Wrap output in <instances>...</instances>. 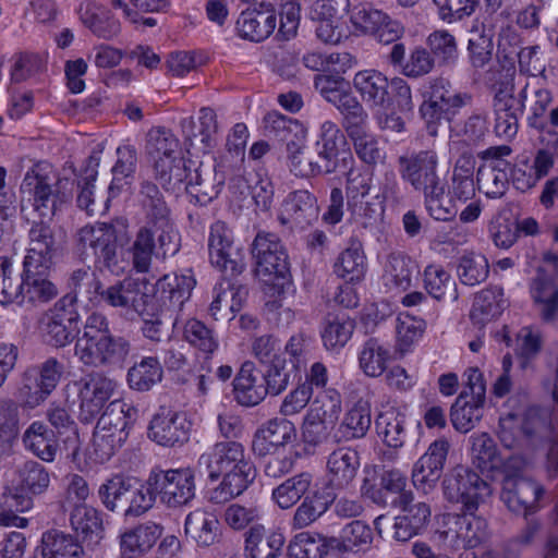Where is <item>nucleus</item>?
I'll use <instances>...</instances> for the list:
<instances>
[{"label": "nucleus", "instance_id": "nucleus-1", "mask_svg": "<svg viewBox=\"0 0 558 558\" xmlns=\"http://www.w3.org/2000/svg\"><path fill=\"white\" fill-rule=\"evenodd\" d=\"M123 225L96 222L82 227L75 235V246L84 258L93 256L95 265L100 270H108L119 276L129 266L123 257L122 250H119L118 241L124 232Z\"/></svg>", "mask_w": 558, "mask_h": 558}, {"label": "nucleus", "instance_id": "nucleus-2", "mask_svg": "<svg viewBox=\"0 0 558 558\" xmlns=\"http://www.w3.org/2000/svg\"><path fill=\"white\" fill-rule=\"evenodd\" d=\"M138 202L145 215V225L155 227L158 235V251L162 257L175 255L180 250V235L171 220V210L158 186L143 181L138 192Z\"/></svg>", "mask_w": 558, "mask_h": 558}, {"label": "nucleus", "instance_id": "nucleus-3", "mask_svg": "<svg viewBox=\"0 0 558 558\" xmlns=\"http://www.w3.org/2000/svg\"><path fill=\"white\" fill-rule=\"evenodd\" d=\"M68 185H72L68 179L54 181L37 166L26 172L21 191L29 196L34 211L41 219L51 220L71 198L72 189H66Z\"/></svg>", "mask_w": 558, "mask_h": 558}, {"label": "nucleus", "instance_id": "nucleus-4", "mask_svg": "<svg viewBox=\"0 0 558 558\" xmlns=\"http://www.w3.org/2000/svg\"><path fill=\"white\" fill-rule=\"evenodd\" d=\"M487 536V522L475 513H447L434 533V541L446 551H458L478 547Z\"/></svg>", "mask_w": 558, "mask_h": 558}, {"label": "nucleus", "instance_id": "nucleus-5", "mask_svg": "<svg viewBox=\"0 0 558 558\" xmlns=\"http://www.w3.org/2000/svg\"><path fill=\"white\" fill-rule=\"evenodd\" d=\"M425 100L420 107V113L426 123L430 136L438 133V124L442 119L450 120L472 97L468 93H453L451 83L445 77H434L427 82L424 92Z\"/></svg>", "mask_w": 558, "mask_h": 558}, {"label": "nucleus", "instance_id": "nucleus-6", "mask_svg": "<svg viewBox=\"0 0 558 558\" xmlns=\"http://www.w3.org/2000/svg\"><path fill=\"white\" fill-rule=\"evenodd\" d=\"M444 494L451 504H460L463 512L475 513L480 504L492 493L490 487L476 472L466 466L453 468L444 478Z\"/></svg>", "mask_w": 558, "mask_h": 558}, {"label": "nucleus", "instance_id": "nucleus-7", "mask_svg": "<svg viewBox=\"0 0 558 558\" xmlns=\"http://www.w3.org/2000/svg\"><path fill=\"white\" fill-rule=\"evenodd\" d=\"M147 483L167 508L177 509L190 505L195 498V476L190 468L153 470Z\"/></svg>", "mask_w": 558, "mask_h": 558}, {"label": "nucleus", "instance_id": "nucleus-8", "mask_svg": "<svg viewBox=\"0 0 558 558\" xmlns=\"http://www.w3.org/2000/svg\"><path fill=\"white\" fill-rule=\"evenodd\" d=\"M63 364L56 357H49L38 365L28 367L22 378L19 397L28 409L44 403L57 388L62 374Z\"/></svg>", "mask_w": 558, "mask_h": 558}, {"label": "nucleus", "instance_id": "nucleus-9", "mask_svg": "<svg viewBox=\"0 0 558 558\" xmlns=\"http://www.w3.org/2000/svg\"><path fill=\"white\" fill-rule=\"evenodd\" d=\"M41 330L54 347H64L80 332V314L75 295L65 294L41 318Z\"/></svg>", "mask_w": 558, "mask_h": 558}, {"label": "nucleus", "instance_id": "nucleus-10", "mask_svg": "<svg viewBox=\"0 0 558 558\" xmlns=\"http://www.w3.org/2000/svg\"><path fill=\"white\" fill-rule=\"evenodd\" d=\"M233 174L239 173L228 166V156H222L213 167L201 165L184 183L190 202L206 206L219 195L227 178Z\"/></svg>", "mask_w": 558, "mask_h": 558}, {"label": "nucleus", "instance_id": "nucleus-11", "mask_svg": "<svg viewBox=\"0 0 558 558\" xmlns=\"http://www.w3.org/2000/svg\"><path fill=\"white\" fill-rule=\"evenodd\" d=\"M252 255L257 276L284 279L289 274L287 250L276 233L258 232L252 243Z\"/></svg>", "mask_w": 558, "mask_h": 558}, {"label": "nucleus", "instance_id": "nucleus-12", "mask_svg": "<svg viewBox=\"0 0 558 558\" xmlns=\"http://www.w3.org/2000/svg\"><path fill=\"white\" fill-rule=\"evenodd\" d=\"M398 162L402 180L417 192L425 193L445 184V180L437 171L438 155L434 149H424L401 156Z\"/></svg>", "mask_w": 558, "mask_h": 558}, {"label": "nucleus", "instance_id": "nucleus-13", "mask_svg": "<svg viewBox=\"0 0 558 558\" xmlns=\"http://www.w3.org/2000/svg\"><path fill=\"white\" fill-rule=\"evenodd\" d=\"M511 154L507 145L490 147L483 151V163L477 170V183L489 198L501 197L508 190L511 163L504 157Z\"/></svg>", "mask_w": 558, "mask_h": 558}, {"label": "nucleus", "instance_id": "nucleus-14", "mask_svg": "<svg viewBox=\"0 0 558 558\" xmlns=\"http://www.w3.org/2000/svg\"><path fill=\"white\" fill-rule=\"evenodd\" d=\"M208 251L211 264L230 276H238L245 269L244 257L233 245V233L222 221L210 226Z\"/></svg>", "mask_w": 558, "mask_h": 558}, {"label": "nucleus", "instance_id": "nucleus-15", "mask_svg": "<svg viewBox=\"0 0 558 558\" xmlns=\"http://www.w3.org/2000/svg\"><path fill=\"white\" fill-rule=\"evenodd\" d=\"M130 341L122 336L106 335L76 351L75 356L86 366L121 367L131 353Z\"/></svg>", "mask_w": 558, "mask_h": 558}, {"label": "nucleus", "instance_id": "nucleus-16", "mask_svg": "<svg viewBox=\"0 0 558 558\" xmlns=\"http://www.w3.org/2000/svg\"><path fill=\"white\" fill-rule=\"evenodd\" d=\"M341 126L352 143L355 155L363 163L374 167L384 161V148L378 137L369 130L368 114L365 109L341 122Z\"/></svg>", "mask_w": 558, "mask_h": 558}, {"label": "nucleus", "instance_id": "nucleus-17", "mask_svg": "<svg viewBox=\"0 0 558 558\" xmlns=\"http://www.w3.org/2000/svg\"><path fill=\"white\" fill-rule=\"evenodd\" d=\"M74 385L77 388L82 420L86 422L102 411L117 387V383L101 372H92Z\"/></svg>", "mask_w": 558, "mask_h": 558}, {"label": "nucleus", "instance_id": "nucleus-18", "mask_svg": "<svg viewBox=\"0 0 558 558\" xmlns=\"http://www.w3.org/2000/svg\"><path fill=\"white\" fill-rule=\"evenodd\" d=\"M191 423L182 412L161 407L148 426V437L159 446L181 447L190 439Z\"/></svg>", "mask_w": 558, "mask_h": 558}, {"label": "nucleus", "instance_id": "nucleus-19", "mask_svg": "<svg viewBox=\"0 0 558 558\" xmlns=\"http://www.w3.org/2000/svg\"><path fill=\"white\" fill-rule=\"evenodd\" d=\"M493 90L495 133L498 137L512 140L519 130V118L523 114L515 108L514 84L511 81L499 82L493 86Z\"/></svg>", "mask_w": 558, "mask_h": 558}, {"label": "nucleus", "instance_id": "nucleus-20", "mask_svg": "<svg viewBox=\"0 0 558 558\" xmlns=\"http://www.w3.org/2000/svg\"><path fill=\"white\" fill-rule=\"evenodd\" d=\"M256 474V468L251 458L247 454H241L235 464L223 471L220 484L209 493V500L221 505L236 498L254 482Z\"/></svg>", "mask_w": 558, "mask_h": 558}, {"label": "nucleus", "instance_id": "nucleus-21", "mask_svg": "<svg viewBox=\"0 0 558 558\" xmlns=\"http://www.w3.org/2000/svg\"><path fill=\"white\" fill-rule=\"evenodd\" d=\"M99 302L120 308L125 315H145V305L149 296L142 291V283L132 278H124L108 288L98 290Z\"/></svg>", "mask_w": 558, "mask_h": 558}, {"label": "nucleus", "instance_id": "nucleus-22", "mask_svg": "<svg viewBox=\"0 0 558 558\" xmlns=\"http://www.w3.org/2000/svg\"><path fill=\"white\" fill-rule=\"evenodd\" d=\"M277 25L276 10L270 2L262 1L242 11L235 22L238 35L246 40L260 43L267 39Z\"/></svg>", "mask_w": 558, "mask_h": 558}, {"label": "nucleus", "instance_id": "nucleus-23", "mask_svg": "<svg viewBox=\"0 0 558 558\" xmlns=\"http://www.w3.org/2000/svg\"><path fill=\"white\" fill-rule=\"evenodd\" d=\"M543 494V486L530 478L520 475H506L502 480L500 498L514 513L527 515L534 512Z\"/></svg>", "mask_w": 558, "mask_h": 558}, {"label": "nucleus", "instance_id": "nucleus-24", "mask_svg": "<svg viewBox=\"0 0 558 558\" xmlns=\"http://www.w3.org/2000/svg\"><path fill=\"white\" fill-rule=\"evenodd\" d=\"M449 447L447 439H436L415 462L412 470V482L417 489L426 494L436 486L441 476Z\"/></svg>", "mask_w": 558, "mask_h": 558}, {"label": "nucleus", "instance_id": "nucleus-25", "mask_svg": "<svg viewBox=\"0 0 558 558\" xmlns=\"http://www.w3.org/2000/svg\"><path fill=\"white\" fill-rule=\"evenodd\" d=\"M314 87L326 101L337 108L341 114V122L364 109L353 95L350 83L341 76L317 74Z\"/></svg>", "mask_w": 558, "mask_h": 558}, {"label": "nucleus", "instance_id": "nucleus-26", "mask_svg": "<svg viewBox=\"0 0 558 558\" xmlns=\"http://www.w3.org/2000/svg\"><path fill=\"white\" fill-rule=\"evenodd\" d=\"M318 215L317 198L307 190H296L283 199L279 220L282 225L302 230L312 226Z\"/></svg>", "mask_w": 558, "mask_h": 558}, {"label": "nucleus", "instance_id": "nucleus-27", "mask_svg": "<svg viewBox=\"0 0 558 558\" xmlns=\"http://www.w3.org/2000/svg\"><path fill=\"white\" fill-rule=\"evenodd\" d=\"M296 438V429L287 418H271L262 424L252 440V450L256 456L264 457L278 448L286 446Z\"/></svg>", "mask_w": 558, "mask_h": 558}, {"label": "nucleus", "instance_id": "nucleus-28", "mask_svg": "<svg viewBox=\"0 0 558 558\" xmlns=\"http://www.w3.org/2000/svg\"><path fill=\"white\" fill-rule=\"evenodd\" d=\"M50 220L33 221L28 230L27 253L23 263L36 265H53L59 243Z\"/></svg>", "mask_w": 558, "mask_h": 558}, {"label": "nucleus", "instance_id": "nucleus-29", "mask_svg": "<svg viewBox=\"0 0 558 558\" xmlns=\"http://www.w3.org/2000/svg\"><path fill=\"white\" fill-rule=\"evenodd\" d=\"M345 135L344 130L342 131L336 122L330 120L320 123L317 130L315 148L327 174L336 171L341 153L348 154L353 160L350 151L345 149L348 146Z\"/></svg>", "mask_w": 558, "mask_h": 558}, {"label": "nucleus", "instance_id": "nucleus-30", "mask_svg": "<svg viewBox=\"0 0 558 558\" xmlns=\"http://www.w3.org/2000/svg\"><path fill=\"white\" fill-rule=\"evenodd\" d=\"M241 454L246 456L245 448L241 442L234 440L218 441L199 456L197 468L199 472L207 475L209 481L216 482L226 469L240 460Z\"/></svg>", "mask_w": 558, "mask_h": 558}, {"label": "nucleus", "instance_id": "nucleus-31", "mask_svg": "<svg viewBox=\"0 0 558 558\" xmlns=\"http://www.w3.org/2000/svg\"><path fill=\"white\" fill-rule=\"evenodd\" d=\"M180 126L187 150L194 148L198 153H207L215 145L218 122L217 114L211 108H201L198 114V133H195L197 123L192 117L183 118L180 121Z\"/></svg>", "mask_w": 558, "mask_h": 558}, {"label": "nucleus", "instance_id": "nucleus-32", "mask_svg": "<svg viewBox=\"0 0 558 558\" xmlns=\"http://www.w3.org/2000/svg\"><path fill=\"white\" fill-rule=\"evenodd\" d=\"M51 267L23 263L21 305L47 303L58 295L57 286L48 277Z\"/></svg>", "mask_w": 558, "mask_h": 558}, {"label": "nucleus", "instance_id": "nucleus-33", "mask_svg": "<svg viewBox=\"0 0 558 558\" xmlns=\"http://www.w3.org/2000/svg\"><path fill=\"white\" fill-rule=\"evenodd\" d=\"M360 457L356 450L341 447L333 450L326 462V485L331 490L348 488L356 477Z\"/></svg>", "mask_w": 558, "mask_h": 558}, {"label": "nucleus", "instance_id": "nucleus-34", "mask_svg": "<svg viewBox=\"0 0 558 558\" xmlns=\"http://www.w3.org/2000/svg\"><path fill=\"white\" fill-rule=\"evenodd\" d=\"M163 526L154 521H145L126 529L119 536L121 558H138L147 554L162 536Z\"/></svg>", "mask_w": 558, "mask_h": 558}, {"label": "nucleus", "instance_id": "nucleus-35", "mask_svg": "<svg viewBox=\"0 0 558 558\" xmlns=\"http://www.w3.org/2000/svg\"><path fill=\"white\" fill-rule=\"evenodd\" d=\"M69 521L73 535L80 543L93 549L104 538L101 512L86 504L75 505L70 511Z\"/></svg>", "mask_w": 558, "mask_h": 558}, {"label": "nucleus", "instance_id": "nucleus-36", "mask_svg": "<svg viewBox=\"0 0 558 558\" xmlns=\"http://www.w3.org/2000/svg\"><path fill=\"white\" fill-rule=\"evenodd\" d=\"M234 400L242 407L252 408L259 404L267 396L265 377L255 364L245 361L233 380Z\"/></svg>", "mask_w": 558, "mask_h": 558}, {"label": "nucleus", "instance_id": "nucleus-37", "mask_svg": "<svg viewBox=\"0 0 558 558\" xmlns=\"http://www.w3.org/2000/svg\"><path fill=\"white\" fill-rule=\"evenodd\" d=\"M286 543L282 532L254 524L244 533L245 558H277Z\"/></svg>", "mask_w": 558, "mask_h": 558}, {"label": "nucleus", "instance_id": "nucleus-38", "mask_svg": "<svg viewBox=\"0 0 558 558\" xmlns=\"http://www.w3.org/2000/svg\"><path fill=\"white\" fill-rule=\"evenodd\" d=\"M196 284L191 270L184 274H167L157 281V294L162 302L161 308L170 312L181 311L183 304L190 299ZM171 317V315H169Z\"/></svg>", "mask_w": 558, "mask_h": 558}, {"label": "nucleus", "instance_id": "nucleus-39", "mask_svg": "<svg viewBox=\"0 0 558 558\" xmlns=\"http://www.w3.org/2000/svg\"><path fill=\"white\" fill-rule=\"evenodd\" d=\"M22 444L26 451L47 463L56 460L60 449L57 433L43 421H34L26 427Z\"/></svg>", "mask_w": 558, "mask_h": 558}, {"label": "nucleus", "instance_id": "nucleus-40", "mask_svg": "<svg viewBox=\"0 0 558 558\" xmlns=\"http://www.w3.org/2000/svg\"><path fill=\"white\" fill-rule=\"evenodd\" d=\"M15 487L28 496L34 497L44 495L50 486V473L40 462L27 460L15 469Z\"/></svg>", "mask_w": 558, "mask_h": 558}, {"label": "nucleus", "instance_id": "nucleus-41", "mask_svg": "<svg viewBox=\"0 0 558 558\" xmlns=\"http://www.w3.org/2000/svg\"><path fill=\"white\" fill-rule=\"evenodd\" d=\"M133 268L137 272H148L153 257H162L158 251V235L155 227L143 225L138 228L135 238L130 246Z\"/></svg>", "mask_w": 558, "mask_h": 558}, {"label": "nucleus", "instance_id": "nucleus-42", "mask_svg": "<svg viewBox=\"0 0 558 558\" xmlns=\"http://www.w3.org/2000/svg\"><path fill=\"white\" fill-rule=\"evenodd\" d=\"M338 543L336 537L306 531L294 535L287 550L290 558H324Z\"/></svg>", "mask_w": 558, "mask_h": 558}, {"label": "nucleus", "instance_id": "nucleus-43", "mask_svg": "<svg viewBox=\"0 0 558 558\" xmlns=\"http://www.w3.org/2000/svg\"><path fill=\"white\" fill-rule=\"evenodd\" d=\"M184 532L201 547L214 545L220 535V523L214 513L203 509L190 512L184 522Z\"/></svg>", "mask_w": 558, "mask_h": 558}, {"label": "nucleus", "instance_id": "nucleus-44", "mask_svg": "<svg viewBox=\"0 0 558 558\" xmlns=\"http://www.w3.org/2000/svg\"><path fill=\"white\" fill-rule=\"evenodd\" d=\"M40 554L43 558H83L85 549L72 534L52 529L41 536Z\"/></svg>", "mask_w": 558, "mask_h": 558}, {"label": "nucleus", "instance_id": "nucleus-45", "mask_svg": "<svg viewBox=\"0 0 558 558\" xmlns=\"http://www.w3.org/2000/svg\"><path fill=\"white\" fill-rule=\"evenodd\" d=\"M530 290L533 301L538 305L542 319L553 322L558 313V288L553 279L538 269Z\"/></svg>", "mask_w": 558, "mask_h": 558}, {"label": "nucleus", "instance_id": "nucleus-46", "mask_svg": "<svg viewBox=\"0 0 558 558\" xmlns=\"http://www.w3.org/2000/svg\"><path fill=\"white\" fill-rule=\"evenodd\" d=\"M372 425L371 407L367 402L357 401L347 411L335 436L338 441H350L363 438Z\"/></svg>", "mask_w": 558, "mask_h": 558}, {"label": "nucleus", "instance_id": "nucleus-47", "mask_svg": "<svg viewBox=\"0 0 558 558\" xmlns=\"http://www.w3.org/2000/svg\"><path fill=\"white\" fill-rule=\"evenodd\" d=\"M353 84L362 99L372 107H381L388 100V78L375 70H364L355 74Z\"/></svg>", "mask_w": 558, "mask_h": 558}, {"label": "nucleus", "instance_id": "nucleus-48", "mask_svg": "<svg viewBox=\"0 0 558 558\" xmlns=\"http://www.w3.org/2000/svg\"><path fill=\"white\" fill-rule=\"evenodd\" d=\"M466 391H462L450 409L452 426L460 433H468L482 420L485 401L468 399Z\"/></svg>", "mask_w": 558, "mask_h": 558}, {"label": "nucleus", "instance_id": "nucleus-49", "mask_svg": "<svg viewBox=\"0 0 558 558\" xmlns=\"http://www.w3.org/2000/svg\"><path fill=\"white\" fill-rule=\"evenodd\" d=\"M378 436L391 448H400L407 438L405 415L396 408L380 411L375 418Z\"/></svg>", "mask_w": 558, "mask_h": 558}, {"label": "nucleus", "instance_id": "nucleus-50", "mask_svg": "<svg viewBox=\"0 0 558 558\" xmlns=\"http://www.w3.org/2000/svg\"><path fill=\"white\" fill-rule=\"evenodd\" d=\"M416 268L410 256L402 252H392L385 264L384 283L389 289L405 291L411 287L412 274Z\"/></svg>", "mask_w": 558, "mask_h": 558}, {"label": "nucleus", "instance_id": "nucleus-51", "mask_svg": "<svg viewBox=\"0 0 558 558\" xmlns=\"http://www.w3.org/2000/svg\"><path fill=\"white\" fill-rule=\"evenodd\" d=\"M407 475L397 469L385 470L380 476V489L367 486L366 481L362 486V494L373 502L381 506L388 505L387 495L402 497L403 494H412L405 489Z\"/></svg>", "mask_w": 558, "mask_h": 558}, {"label": "nucleus", "instance_id": "nucleus-52", "mask_svg": "<svg viewBox=\"0 0 558 558\" xmlns=\"http://www.w3.org/2000/svg\"><path fill=\"white\" fill-rule=\"evenodd\" d=\"M154 172L155 179L166 191L180 190L191 175L187 161L181 155L159 159L154 163Z\"/></svg>", "mask_w": 558, "mask_h": 558}, {"label": "nucleus", "instance_id": "nucleus-53", "mask_svg": "<svg viewBox=\"0 0 558 558\" xmlns=\"http://www.w3.org/2000/svg\"><path fill=\"white\" fill-rule=\"evenodd\" d=\"M505 307L504 290L492 287L475 295L470 316L475 324L484 325L498 317Z\"/></svg>", "mask_w": 558, "mask_h": 558}, {"label": "nucleus", "instance_id": "nucleus-54", "mask_svg": "<svg viewBox=\"0 0 558 558\" xmlns=\"http://www.w3.org/2000/svg\"><path fill=\"white\" fill-rule=\"evenodd\" d=\"M136 417L137 410L133 405L121 400H114L108 404L96 426L108 429L114 435L126 434L128 437Z\"/></svg>", "mask_w": 558, "mask_h": 558}, {"label": "nucleus", "instance_id": "nucleus-55", "mask_svg": "<svg viewBox=\"0 0 558 558\" xmlns=\"http://www.w3.org/2000/svg\"><path fill=\"white\" fill-rule=\"evenodd\" d=\"M390 359L389 345L378 338H369L362 347L359 364L366 376L378 377L385 373Z\"/></svg>", "mask_w": 558, "mask_h": 558}, {"label": "nucleus", "instance_id": "nucleus-56", "mask_svg": "<svg viewBox=\"0 0 558 558\" xmlns=\"http://www.w3.org/2000/svg\"><path fill=\"white\" fill-rule=\"evenodd\" d=\"M182 337L193 349L204 354L206 360L210 359L219 349L216 331L195 318L185 322Z\"/></svg>", "mask_w": 558, "mask_h": 558}, {"label": "nucleus", "instance_id": "nucleus-57", "mask_svg": "<svg viewBox=\"0 0 558 558\" xmlns=\"http://www.w3.org/2000/svg\"><path fill=\"white\" fill-rule=\"evenodd\" d=\"M475 160L471 155H462L458 158L451 178V198L466 202L475 195L474 182Z\"/></svg>", "mask_w": 558, "mask_h": 558}, {"label": "nucleus", "instance_id": "nucleus-58", "mask_svg": "<svg viewBox=\"0 0 558 558\" xmlns=\"http://www.w3.org/2000/svg\"><path fill=\"white\" fill-rule=\"evenodd\" d=\"M333 499L335 496L319 492L305 496L293 513L291 529L302 530L316 522L329 509Z\"/></svg>", "mask_w": 558, "mask_h": 558}, {"label": "nucleus", "instance_id": "nucleus-59", "mask_svg": "<svg viewBox=\"0 0 558 558\" xmlns=\"http://www.w3.org/2000/svg\"><path fill=\"white\" fill-rule=\"evenodd\" d=\"M312 482L313 475L310 472L293 475L272 490V500L280 509H290L305 496Z\"/></svg>", "mask_w": 558, "mask_h": 558}, {"label": "nucleus", "instance_id": "nucleus-60", "mask_svg": "<svg viewBox=\"0 0 558 558\" xmlns=\"http://www.w3.org/2000/svg\"><path fill=\"white\" fill-rule=\"evenodd\" d=\"M424 288L435 300L458 299L457 284L451 275L441 265H428L423 272Z\"/></svg>", "mask_w": 558, "mask_h": 558}, {"label": "nucleus", "instance_id": "nucleus-61", "mask_svg": "<svg viewBox=\"0 0 558 558\" xmlns=\"http://www.w3.org/2000/svg\"><path fill=\"white\" fill-rule=\"evenodd\" d=\"M162 367L157 357L147 356L135 363L128 372V384L136 391H148L161 381Z\"/></svg>", "mask_w": 558, "mask_h": 558}, {"label": "nucleus", "instance_id": "nucleus-62", "mask_svg": "<svg viewBox=\"0 0 558 558\" xmlns=\"http://www.w3.org/2000/svg\"><path fill=\"white\" fill-rule=\"evenodd\" d=\"M355 328L353 319L345 315H328L322 330L324 345L328 350L340 349L352 337Z\"/></svg>", "mask_w": 558, "mask_h": 558}, {"label": "nucleus", "instance_id": "nucleus-63", "mask_svg": "<svg viewBox=\"0 0 558 558\" xmlns=\"http://www.w3.org/2000/svg\"><path fill=\"white\" fill-rule=\"evenodd\" d=\"M156 501V494L147 481L145 484L131 478L129 490L125 496L123 514L125 517H140L150 510Z\"/></svg>", "mask_w": 558, "mask_h": 558}, {"label": "nucleus", "instance_id": "nucleus-64", "mask_svg": "<svg viewBox=\"0 0 558 558\" xmlns=\"http://www.w3.org/2000/svg\"><path fill=\"white\" fill-rule=\"evenodd\" d=\"M365 270V255L357 246H351L342 251L333 265L335 274L348 282L362 280Z\"/></svg>", "mask_w": 558, "mask_h": 558}]
</instances>
